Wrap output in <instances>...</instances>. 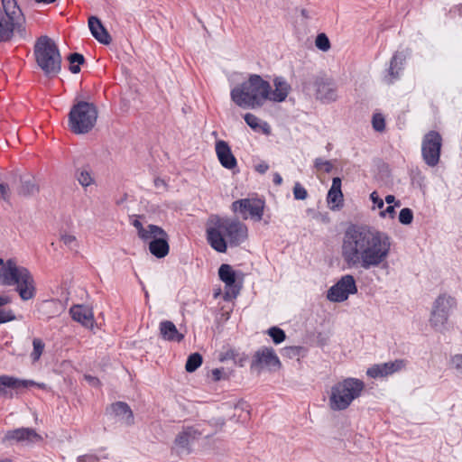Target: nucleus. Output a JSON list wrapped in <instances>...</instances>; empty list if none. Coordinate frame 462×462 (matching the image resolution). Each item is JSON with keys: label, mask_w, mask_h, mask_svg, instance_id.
Masks as SVG:
<instances>
[{"label": "nucleus", "mask_w": 462, "mask_h": 462, "mask_svg": "<svg viewBox=\"0 0 462 462\" xmlns=\"http://www.w3.org/2000/svg\"><path fill=\"white\" fill-rule=\"evenodd\" d=\"M12 301V298L8 295L0 296V307L9 304Z\"/></svg>", "instance_id": "nucleus-57"}, {"label": "nucleus", "mask_w": 462, "mask_h": 462, "mask_svg": "<svg viewBox=\"0 0 462 462\" xmlns=\"http://www.w3.org/2000/svg\"><path fill=\"white\" fill-rule=\"evenodd\" d=\"M230 354H232V355H233V351L227 352V353L226 354V356H225L224 357H222V358H221V360H225V359H226V358L230 357Z\"/></svg>", "instance_id": "nucleus-64"}, {"label": "nucleus", "mask_w": 462, "mask_h": 462, "mask_svg": "<svg viewBox=\"0 0 462 462\" xmlns=\"http://www.w3.org/2000/svg\"><path fill=\"white\" fill-rule=\"evenodd\" d=\"M264 207V200L259 198L242 199L234 201L232 204V209L235 212H239L244 219L250 217L255 222L262 220Z\"/></svg>", "instance_id": "nucleus-10"}, {"label": "nucleus", "mask_w": 462, "mask_h": 462, "mask_svg": "<svg viewBox=\"0 0 462 462\" xmlns=\"http://www.w3.org/2000/svg\"><path fill=\"white\" fill-rule=\"evenodd\" d=\"M357 287L353 275H343L327 291V299L332 302H342L348 299L349 295L356 294Z\"/></svg>", "instance_id": "nucleus-11"}, {"label": "nucleus", "mask_w": 462, "mask_h": 462, "mask_svg": "<svg viewBox=\"0 0 462 462\" xmlns=\"http://www.w3.org/2000/svg\"><path fill=\"white\" fill-rule=\"evenodd\" d=\"M281 362L272 347L263 346L258 349L251 363L252 369H263L264 367H280Z\"/></svg>", "instance_id": "nucleus-14"}, {"label": "nucleus", "mask_w": 462, "mask_h": 462, "mask_svg": "<svg viewBox=\"0 0 462 462\" xmlns=\"http://www.w3.org/2000/svg\"><path fill=\"white\" fill-rule=\"evenodd\" d=\"M267 334L272 337L273 343L276 345L281 344L286 338L285 332L278 327L270 328L267 330Z\"/></svg>", "instance_id": "nucleus-36"}, {"label": "nucleus", "mask_w": 462, "mask_h": 462, "mask_svg": "<svg viewBox=\"0 0 462 462\" xmlns=\"http://www.w3.org/2000/svg\"><path fill=\"white\" fill-rule=\"evenodd\" d=\"M0 196L4 200H8L9 199V187L7 184L0 183Z\"/></svg>", "instance_id": "nucleus-50"}, {"label": "nucleus", "mask_w": 462, "mask_h": 462, "mask_svg": "<svg viewBox=\"0 0 462 462\" xmlns=\"http://www.w3.org/2000/svg\"><path fill=\"white\" fill-rule=\"evenodd\" d=\"M212 380L214 382H218L223 379H226L227 375L224 370V368H215L211 371Z\"/></svg>", "instance_id": "nucleus-45"}, {"label": "nucleus", "mask_w": 462, "mask_h": 462, "mask_svg": "<svg viewBox=\"0 0 462 462\" xmlns=\"http://www.w3.org/2000/svg\"><path fill=\"white\" fill-rule=\"evenodd\" d=\"M300 14L305 19H311L313 16V12L305 8L300 10Z\"/></svg>", "instance_id": "nucleus-58"}, {"label": "nucleus", "mask_w": 462, "mask_h": 462, "mask_svg": "<svg viewBox=\"0 0 462 462\" xmlns=\"http://www.w3.org/2000/svg\"><path fill=\"white\" fill-rule=\"evenodd\" d=\"M32 386H38L41 389H44L46 387L45 383H36V382H34V384H32Z\"/></svg>", "instance_id": "nucleus-62"}, {"label": "nucleus", "mask_w": 462, "mask_h": 462, "mask_svg": "<svg viewBox=\"0 0 462 462\" xmlns=\"http://www.w3.org/2000/svg\"><path fill=\"white\" fill-rule=\"evenodd\" d=\"M21 186L18 193L23 196H31L38 192L39 189L35 183L34 178L30 175L21 177Z\"/></svg>", "instance_id": "nucleus-28"}, {"label": "nucleus", "mask_w": 462, "mask_h": 462, "mask_svg": "<svg viewBox=\"0 0 462 462\" xmlns=\"http://www.w3.org/2000/svg\"><path fill=\"white\" fill-rule=\"evenodd\" d=\"M32 347L33 348L30 356L32 358V363H35L39 361V359L41 358L45 348V344L42 341V339L35 337L32 340Z\"/></svg>", "instance_id": "nucleus-34"}, {"label": "nucleus", "mask_w": 462, "mask_h": 462, "mask_svg": "<svg viewBox=\"0 0 462 462\" xmlns=\"http://www.w3.org/2000/svg\"><path fill=\"white\" fill-rule=\"evenodd\" d=\"M97 108L87 101H76L69 113V128L75 134L89 133L97 120Z\"/></svg>", "instance_id": "nucleus-7"}, {"label": "nucleus", "mask_w": 462, "mask_h": 462, "mask_svg": "<svg viewBox=\"0 0 462 462\" xmlns=\"http://www.w3.org/2000/svg\"><path fill=\"white\" fill-rule=\"evenodd\" d=\"M442 136L437 131L431 130L424 134L421 141V157L430 167H435L440 161Z\"/></svg>", "instance_id": "nucleus-9"}, {"label": "nucleus", "mask_w": 462, "mask_h": 462, "mask_svg": "<svg viewBox=\"0 0 462 462\" xmlns=\"http://www.w3.org/2000/svg\"><path fill=\"white\" fill-rule=\"evenodd\" d=\"M61 241L65 245L73 249L77 245V239L73 235L64 234L61 236Z\"/></svg>", "instance_id": "nucleus-44"}, {"label": "nucleus", "mask_w": 462, "mask_h": 462, "mask_svg": "<svg viewBox=\"0 0 462 462\" xmlns=\"http://www.w3.org/2000/svg\"><path fill=\"white\" fill-rule=\"evenodd\" d=\"M1 385H14L13 376L0 375V386Z\"/></svg>", "instance_id": "nucleus-54"}, {"label": "nucleus", "mask_w": 462, "mask_h": 462, "mask_svg": "<svg viewBox=\"0 0 462 462\" xmlns=\"http://www.w3.org/2000/svg\"><path fill=\"white\" fill-rule=\"evenodd\" d=\"M293 196L295 199L304 200L308 197V191L300 182H296L293 187Z\"/></svg>", "instance_id": "nucleus-41"}, {"label": "nucleus", "mask_w": 462, "mask_h": 462, "mask_svg": "<svg viewBox=\"0 0 462 462\" xmlns=\"http://www.w3.org/2000/svg\"><path fill=\"white\" fill-rule=\"evenodd\" d=\"M327 199L328 204H336L337 208L342 206L343 193L341 191V179L339 177L333 178Z\"/></svg>", "instance_id": "nucleus-27"}, {"label": "nucleus", "mask_w": 462, "mask_h": 462, "mask_svg": "<svg viewBox=\"0 0 462 462\" xmlns=\"http://www.w3.org/2000/svg\"><path fill=\"white\" fill-rule=\"evenodd\" d=\"M215 151L220 164L227 169L233 170L237 166L236 158L234 156L227 142L218 140L215 143Z\"/></svg>", "instance_id": "nucleus-17"}, {"label": "nucleus", "mask_w": 462, "mask_h": 462, "mask_svg": "<svg viewBox=\"0 0 462 462\" xmlns=\"http://www.w3.org/2000/svg\"><path fill=\"white\" fill-rule=\"evenodd\" d=\"M300 347L299 346H289L283 349V355L288 356H296L299 354Z\"/></svg>", "instance_id": "nucleus-51"}, {"label": "nucleus", "mask_w": 462, "mask_h": 462, "mask_svg": "<svg viewBox=\"0 0 462 462\" xmlns=\"http://www.w3.org/2000/svg\"><path fill=\"white\" fill-rule=\"evenodd\" d=\"M367 376L377 379L392 375L389 362L375 364L369 367L366 371Z\"/></svg>", "instance_id": "nucleus-29"}, {"label": "nucleus", "mask_w": 462, "mask_h": 462, "mask_svg": "<svg viewBox=\"0 0 462 462\" xmlns=\"http://www.w3.org/2000/svg\"><path fill=\"white\" fill-rule=\"evenodd\" d=\"M201 435V432L195 427H187L180 431L176 439L175 444L187 451V453L190 452L189 446L190 444Z\"/></svg>", "instance_id": "nucleus-21"}, {"label": "nucleus", "mask_w": 462, "mask_h": 462, "mask_svg": "<svg viewBox=\"0 0 462 462\" xmlns=\"http://www.w3.org/2000/svg\"><path fill=\"white\" fill-rule=\"evenodd\" d=\"M0 283L4 286L16 284V291L23 300L33 298L35 294L34 280L29 270L16 264L15 261L9 259L4 263L0 258Z\"/></svg>", "instance_id": "nucleus-4"}, {"label": "nucleus", "mask_w": 462, "mask_h": 462, "mask_svg": "<svg viewBox=\"0 0 462 462\" xmlns=\"http://www.w3.org/2000/svg\"><path fill=\"white\" fill-rule=\"evenodd\" d=\"M271 85L260 75L252 74L246 81L233 88L231 100L242 108H258L268 100Z\"/></svg>", "instance_id": "nucleus-3"}, {"label": "nucleus", "mask_w": 462, "mask_h": 462, "mask_svg": "<svg viewBox=\"0 0 462 462\" xmlns=\"http://www.w3.org/2000/svg\"><path fill=\"white\" fill-rule=\"evenodd\" d=\"M274 89H270V94H268V100L273 102H282L288 97L291 91V86L286 81V79L282 77H277L273 79Z\"/></svg>", "instance_id": "nucleus-18"}, {"label": "nucleus", "mask_w": 462, "mask_h": 462, "mask_svg": "<svg viewBox=\"0 0 462 462\" xmlns=\"http://www.w3.org/2000/svg\"><path fill=\"white\" fill-rule=\"evenodd\" d=\"M41 439V436L31 428H19L12 430H8L3 439L4 442H21L30 443L35 442Z\"/></svg>", "instance_id": "nucleus-15"}, {"label": "nucleus", "mask_w": 462, "mask_h": 462, "mask_svg": "<svg viewBox=\"0 0 462 462\" xmlns=\"http://www.w3.org/2000/svg\"><path fill=\"white\" fill-rule=\"evenodd\" d=\"M315 44L316 47L322 51H328L330 49L329 39L325 33H319L317 35Z\"/></svg>", "instance_id": "nucleus-37"}, {"label": "nucleus", "mask_w": 462, "mask_h": 462, "mask_svg": "<svg viewBox=\"0 0 462 462\" xmlns=\"http://www.w3.org/2000/svg\"><path fill=\"white\" fill-rule=\"evenodd\" d=\"M413 220V212L409 208H402L399 213V222L402 225H410Z\"/></svg>", "instance_id": "nucleus-38"}, {"label": "nucleus", "mask_w": 462, "mask_h": 462, "mask_svg": "<svg viewBox=\"0 0 462 462\" xmlns=\"http://www.w3.org/2000/svg\"><path fill=\"white\" fill-rule=\"evenodd\" d=\"M5 16L15 21L16 24L24 23V17L15 0H2Z\"/></svg>", "instance_id": "nucleus-26"}, {"label": "nucleus", "mask_w": 462, "mask_h": 462, "mask_svg": "<svg viewBox=\"0 0 462 462\" xmlns=\"http://www.w3.org/2000/svg\"><path fill=\"white\" fill-rule=\"evenodd\" d=\"M96 459L92 455H82L78 457V462H94Z\"/></svg>", "instance_id": "nucleus-55"}, {"label": "nucleus", "mask_w": 462, "mask_h": 462, "mask_svg": "<svg viewBox=\"0 0 462 462\" xmlns=\"http://www.w3.org/2000/svg\"><path fill=\"white\" fill-rule=\"evenodd\" d=\"M76 178L79 183L84 188L91 186L95 183V178L92 171L88 168H81L76 171Z\"/></svg>", "instance_id": "nucleus-31"}, {"label": "nucleus", "mask_w": 462, "mask_h": 462, "mask_svg": "<svg viewBox=\"0 0 462 462\" xmlns=\"http://www.w3.org/2000/svg\"><path fill=\"white\" fill-rule=\"evenodd\" d=\"M384 201L389 205L393 204V206H396L397 208L401 207V201L396 200L393 195H387L384 199Z\"/></svg>", "instance_id": "nucleus-53"}, {"label": "nucleus", "mask_w": 462, "mask_h": 462, "mask_svg": "<svg viewBox=\"0 0 462 462\" xmlns=\"http://www.w3.org/2000/svg\"><path fill=\"white\" fill-rule=\"evenodd\" d=\"M316 98L322 103H331L337 99V86L327 77H317L314 81Z\"/></svg>", "instance_id": "nucleus-13"}, {"label": "nucleus", "mask_w": 462, "mask_h": 462, "mask_svg": "<svg viewBox=\"0 0 462 462\" xmlns=\"http://www.w3.org/2000/svg\"><path fill=\"white\" fill-rule=\"evenodd\" d=\"M408 361L406 359H395L394 361H390V368L392 374L399 373L404 370L407 366Z\"/></svg>", "instance_id": "nucleus-40"}, {"label": "nucleus", "mask_w": 462, "mask_h": 462, "mask_svg": "<svg viewBox=\"0 0 462 462\" xmlns=\"http://www.w3.org/2000/svg\"><path fill=\"white\" fill-rule=\"evenodd\" d=\"M69 313L72 319L86 328H92L94 315L91 309L83 305H74L70 308Z\"/></svg>", "instance_id": "nucleus-19"}, {"label": "nucleus", "mask_w": 462, "mask_h": 462, "mask_svg": "<svg viewBox=\"0 0 462 462\" xmlns=\"http://www.w3.org/2000/svg\"><path fill=\"white\" fill-rule=\"evenodd\" d=\"M244 119L248 126H250L253 130L257 131L258 129H262L263 133L269 134V125L266 122L261 124L260 119L256 116L251 113H246L244 116Z\"/></svg>", "instance_id": "nucleus-32"}, {"label": "nucleus", "mask_w": 462, "mask_h": 462, "mask_svg": "<svg viewBox=\"0 0 462 462\" xmlns=\"http://www.w3.org/2000/svg\"><path fill=\"white\" fill-rule=\"evenodd\" d=\"M161 337L167 341L180 342L184 336L180 333L173 322L163 320L160 323Z\"/></svg>", "instance_id": "nucleus-24"}, {"label": "nucleus", "mask_w": 462, "mask_h": 462, "mask_svg": "<svg viewBox=\"0 0 462 462\" xmlns=\"http://www.w3.org/2000/svg\"><path fill=\"white\" fill-rule=\"evenodd\" d=\"M88 27L93 37L100 43L107 45L111 42V36L97 17L88 18Z\"/></svg>", "instance_id": "nucleus-22"}, {"label": "nucleus", "mask_w": 462, "mask_h": 462, "mask_svg": "<svg viewBox=\"0 0 462 462\" xmlns=\"http://www.w3.org/2000/svg\"><path fill=\"white\" fill-rule=\"evenodd\" d=\"M69 71L73 74H77L80 71V68H79V65L78 64H71L69 65Z\"/></svg>", "instance_id": "nucleus-60"}, {"label": "nucleus", "mask_w": 462, "mask_h": 462, "mask_svg": "<svg viewBox=\"0 0 462 462\" xmlns=\"http://www.w3.org/2000/svg\"><path fill=\"white\" fill-rule=\"evenodd\" d=\"M314 166L318 171H323L327 173L330 172L333 169L331 162L323 160L322 158L315 159Z\"/></svg>", "instance_id": "nucleus-39"}, {"label": "nucleus", "mask_w": 462, "mask_h": 462, "mask_svg": "<svg viewBox=\"0 0 462 462\" xmlns=\"http://www.w3.org/2000/svg\"><path fill=\"white\" fill-rule=\"evenodd\" d=\"M69 63L71 64H78V65H81L85 62V58L82 54L80 53H78V52H74V53H71L69 54Z\"/></svg>", "instance_id": "nucleus-47"}, {"label": "nucleus", "mask_w": 462, "mask_h": 462, "mask_svg": "<svg viewBox=\"0 0 462 462\" xmlns=\"http://www.w3.org/2000/svg\"><path fill=\"white\" fill-rule=\"evenodd\" d=\"M56 0H35L36 3H45V4H51L55 2Z\"/></svg>", "instance_id": "nucleus-63"}, {"label": "nucleus", "mask_w": 462, "mask_h": 462, "mask_svg": "<svg viewBox=\"0 0 462 462\" xmlns=\"http://www.w3.org/2000/svg\"><path fill=\"white\" fill-rule=\"evenodd\" d=\"M455 298L446 293L440 294L433 303L430 314V325L438 331H443L451 311L456 308Z\"/></svg>", "instance_id": "nucleus-8"}, {"label": "nucleus", "mask_w": 462, "mask_h": 462, "mask_svg": "<svg viewBox=\"0 0 462 462\" xmlns=\"http://www.w3.org/2000/svg\"><path fill=\"white\" fill-rule=\"evenodd\" d=\"M154 186H155L157 189H166V182H165L162 179L156 178V179L154 180Z\"/></svg>", "instance_id": "nucleus-56"}, {"label": "nucleus", "mask_w": 462, "mask_h": 462, "mask_svg": "<svg viewBox=\"0 0 462 462\" xmlns=\"http://www.w3.org/2000/svg\"><path fill=\"white\" fill-rule=\"evenodd\" d=\"M254 169L257 172L263 174L265 173L268 169L269 165L265 162H262L254 166Z\"/></svg>", "instance_id": "nucleus-52"}, {"label": "nucleus", "mask_w": 462, "mask_h": 462, "mask_svg": "<svg viewBox=\"0 0 462 462\" xmlns=\"http://www.w3.org/2000/svg\"><path fill=\"white\" fill-rule=\"evenodd\" d=\"M273 181L277 186H279V185H281L282 183V178L280 175V173H278V172L273 173Z\"/></svg>", "instance_id": "nucleus-59"}, {"label": "nucleus", "mask_w": 462, "mask_h": 462, "mask_svg": "<svg viewBox=\"0 0 462 462\" xmlns=\"http://www.w3.org/2000/svg\"><path fill=\"white\" fill-rule=\"evenodd\" d=\"M14 385H1L0 386V396L3 397H13V393H10L7 388L12 389H19L21 387L27 388L30 385L34 384V381L32 380H20L18 378L13 377Z\"/></svg>", "instance_id": "nucleus-30"}, {"label": "nucleus", "mask_w": 462, "mask_h": 462, "mask_svg": "<svg viewBox=\"0 0 462 462\" xmlns=\"http://www.w3.org/2000/svg\"><path fill=\"white\" fill-rule=\"evenodd\" d=\"M451 361L456 369L462 373V354L454 356Z\"/></svg>", "instance_id": "nucleus-49"}, {"label": "nucleus", "mask_w": 462, "mask_h": 462, "mask_svg": "<svg viewBox=\"0 0 462 462\" xmlns=\"http://www.w3.org/2000/svg\"><path fill=\"white\" fill-rule=\"evenodd\" d=\"M86 380L88 381L89 383H91L92 385H96L99 383L98 379L94 377V376H91V375H86L85 376Z\"/></svg>", "instance_id": "nucleus-61"}, {"label": "nucleus", "mask_w": 462, "mask_h": 462, "mask_svg": "<svg viewBox=\"0 0 462 462\" xmlns=\"http://www.w3.org/2000/svg\"><path fill=\"white\" fill-rule=\"evenodd\" d=\"M395 208L396 206L389 205L384 210H382L379 213L381 217H389L390 218H394L395 217Z\"/></svg>", "instance_id": "nucleus-48"}, {"label": "nucleus", "mask_w": 462, "mask_h": 462, "mask_svg": "<svg viewBox=\"0 0 462 462\" xmlns=\"http://www.w3.org/2000/svg\"><path fill=\"white\" fill-rule=\"evenodd\" d=\"M248 236L247 226L238 219L214 216L206 229L208 245L218 253H226L227 245L236 247Z\"/></svg>", "instance_id": "nucleus-2"}, {"label": "nucleus", "mask_w": 462, "mask_h": 462, "mask_svg": "<svg viewBox=\"0 0 462 462\" xmlns=\"http://www.w3.org/2000/svg\"><path fill=\"white\" fill-rule=\"evenodd\" d=\"M202 356L199 353H193L189 356L185 369L189 373L196 371L202 364Z\"/></svg>", "instance_id": "nucleus-33"}, {"label": "nucleus", "mask_w": 462, "mask_h": 462, "mask_svg": "<svg viewBox=\"0 0 462 462\" xmlns=\"http://www.w3.org/2000/svg\"><path fill=\"white\" fill-rule=\"evenodd\" d=\"M14 32H16L22 38L26 35L23 23L16 24L15 21L10 20L0 12V42L9 41Z\"/></svg>", "instance_id": "nucleus-16"}, {"label": "nucleus", "mask_w": 462, "mask_h": 462, "mask_svg": "<svg viewBox=\"0 0 462 462\" xmlns=\"http://www.w3.org/2000/svg\"><path fill=\"white\" fill-rule=\"evenodd\" d=\"M373 127L377 132H382L385 128V120L383 115L381 114H375L373 116L372 120Z\"/></svg>", "instance_id": "nucleus-42"}, {"label": "nucleus", "mask_w": 462, "mask_h": 462, "mask_svg": "<svg viewBox=\"0 0 462 462\" xmlns=\"http://www.w3.org/2000/svg\"><path fill=\"white\" fill-rule=\"evenodd\" d=\"M15 319V315L12 310H0V324L13 321Z\"/></svg>", "instance_id": "nucleus-43"}, {"label": "nucleus", "mask_w": 462, "mask_h": 462, "mask_svg": "<svg viewBox=\"0 0 462 462\" xmlns=\"http://www.w3.org/2000/svg\"><path fill=\"white\" fill-rule=\"evenodd\" d=\"M219 279L226 284V287L232 290L234 296L238 293V289L236 288V273L233 268L226 263H223L218 269Z\"/></svg>", "instance_id": "nucleus-25"}, {"label": "nucleus", "mask_w": 462, "mask_h": 462, "mask_svg": "<svg viewBox=\"0 0 462 462\" xmlns=\"http://www.w3.org/2000/svg\"><path fill=\"white\" fill-rule=\"evenodd\" d=\"M365 389L363 381L356 378H346L331 387L329 407L333 411H344L352 402L358 398Z\"/></svg>", "instance_id": "nucleus-6"}, {"label": "nucleus", "mask_w": 462, "mask_h": 462, "mask_svg": "<svg viewBox=\"0 0 462 462\" xmlns=\"http://www.w3.org/2000/svg\"><path fill=\"white\" fill-rule=\"evenodd\" d=\"M391 248L387 233L370 226L351 225L343 236L341 255L348 267L370 270L386 263Z\"/></svg>", "instance_id": "nucleus-1"}, {"label": "nucleus", "mask_w": 462, "mask_h": 462, "mask_svg": "<svg viewBox=\"0 0 462 462\" xmlns=\"http://www.w3.org/2000/svg\"><path fill=\"white\" fill-rule=\"evenodd\" d=\"M132 225L137 230V235L140 239H142L144 242L150 239L149 225L146 227H144L142 222L137 217L132 221Z\"/></svg>", "instance_id": "nucleus-35"}, {"label": "nucleus", "mask_w": 462, "mask_h": 462, "mask_svg": "<svg viewBox=\"0 0 462 462\" xmlns=\"http://www.w3.org/2000/svg\"><path fill=\"white\" fill-rule=\"evenodd\" d=\"M370 199L372 200V202L374 203V208L375 207L377 208H380L382 209L384 206V201L383 199H381L378 195V193L376 191H373L371 194H370Z\"/></svg>", "instance_id": "nucleus-46"}, {"label": "nucleus", "mask_w": 462, "mask_h": 462, "mask_svg": "<svg viewBox=\"0 0 462 462\" xmlns=\"http://www.w3.org/2000/svg\"><path fill=\"white\" fill-rule=\"evenodd\" d=\"M110 411L122 423L127 426L134 424V414L126 402H116L110 406Z\"/></svg>", "instance_id": "nucleus-23"}, {"label": "nucleus", "mask_w": 462, "mask_h": 462, "mask_svg": "<svg viewBox=\"0 0 462 462\" xmlns=\"http://www.w3.org/2000/svg\"><path fill=\"white\" fill-rule=\"evenodd\" d=\"M33 54L38 67L50 79L56 77L61 70V56L57 44L44 35L38 38L34 44Z\"/></svg>", "instance_id": "nucleus-5"}, {"label": "nucleus", "mask_w": 462, "mask_h": 462, "mask_svg": "<svg viewBox=\"0 0 462 462\" xmlns=\"http://www.w3.org/2000/svg\"><path fill=\"white\" fill-rule=\"evenodd\" d=\"M405 60L406 57L402 52L396 51L393 55L390 60L387 75L385 76V81L388 84H392L394 80L400 78V72L403 69Z\"/></svg>", "instance_id": "nucleus-20"}, {"label": "nucleus", "mask_w": 462, "mask_h": 462, "mask_svg": "<svg viewBox=\"0 0 462 462\" xmlns=\"http://www.w3.org/2000/svg\"><path fill=\"white\" fill-rule=\"evenodd\" d=\"M149 234L150 253L157 258L165 257L170 251L168 234L162 227L152 224L149 225Z\"/></svg>", "instance_id": "nucleus-12"}]
</instances>
